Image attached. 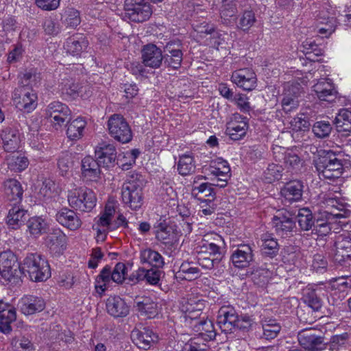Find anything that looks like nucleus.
<instances>
[{
    "label": "nucleus",
    "instance_id": "f257e3e1",
    "mask_svg": "<svg viewBox=\"0 0 351 351\" xmlns=\"http://www.w3.org/2000/svg\"><path fill=\"white\" fill-rule=\"evenodd\" d=\"M21 270L34 282H44L51 277L48 261L38 254H28L21 262Z\"/></svg>",
    "mask_w": 351,
    "mask_h": 351
},
{
    "label": "nucleus",
    "instance_id": "f03ea898",
    "mask_svg": "<svg viewBox=\"0 0 351 351\" xmlns=\"http://www.w3.org/2000/svg\"><path fill=\"white\" fill-rule=\"evenodd\" d=\"M122 199L124 203L133 210H136L143 205V184L137 174L129 176L123 184Z\"/></svg>",
    "mask_w": 351,
    "mask_h": 351
},
{
    "label": "nucleus",
    "instance_id": "7ed1b4c3",
    "mask_svg": "<svg viewBox=\"0 0 351 351\" xmlns=\"http://www.w3.org/2000/svg\"><path fill=\"white\" fill-rule=\"evenodd\" d=\"M67 200L71 207L82 212H88L95 206L97 198L88 188H73L68 191Z\"/></svg>",
    "mask_w": 351,
    "mask_h": 351
},
{
    "label": "nucleus",
    "instance_id": "20e7f679",
    "mask_svg": "<svg viewBox=\"0 0 351 351\" xmlns=\"http://www.w3.org/2000/svg\"><path fill=\"white\" fill-rule=\"evenodd\" d=\"M116 208L114 201H108L104 210L95 219L93 230L95 232L97 242H104L109 231L112 229V221L116 213Z\"/></svg>",
    "mask_w": 351,
    "mask_h": 351
},
{
    "label": "nucleus",
    "instance_id": "39448f33",
    "mask_svg": "<svg viewBox=\"0 0 351 351\" xmlns=\"http://www.w3.org/2000/svg\"><path fill=\"white\" fill-rule=\"evenodd\" d=\"M315 167L319 176L326 179L339 178L343 173L341 160L331 152L320 155L316 160Z\"/></svg>",
    "mask_w": 351,
    "mask_h": 351
},
{
    "label": "nucleus",
    "instance_id": "423d86ee",
    "mask_svg": "<svg viewBox=\"0 0 351 351\" xmlns=\"http://www.w3.org/2000/svg\"><path fill=\"white\" fill-rule=\"evenodd\" d=\"M125 16L136 23L147 21L153 13L152 7L145 0H125Z\"/></svg>",
    "mask_w": 351,
    "mask_h": 351
},
{
    "label": "nucleus",
    "instance_id": "0eeeda50",
    "mask_svg": "<svg viewBox=\"0 0 351 351\" xmlns=\"http://www.w3.org/2000/svg\"><path fill=\"white\" fill-rule=\"evenodd\" d=\"M108 129L111 136L119 142L125 143L132 140V133L130 127L120 114H115L110 117Z\"/></svg>",
    "mask_w": 351,
    "mask_h": 351
},
{
    "label": "nucleus",
    "instance_id": "6e6552de",
    "mask_svg": "<svg viewBox=\"0 0 351 351\" xmlns=\"http://www.w3.org/2000/svg\"><path fill=\"white\" fill-rule=\"evenodd\" d=\"M71 114L69 107L59 101L51 102L45 109V118L56 130L64 125Z\"/></svg>",
    "mask_w": 351,
    "mask_h": 351
},
{
    "label": "nucleus",
    "instance_id": "1a4fd4ad",
    "mask_svg": "<svg viewBox=\"0 0 351 351\" xmlns=\"http://www.w3.org/2000/svg\"><path fill=\"white\" fill-rule=\"evenodd\" d=\"M12 99L17 108L27 113L32 112L37 106L36 93L27 87L16 89Z\"/></svg>",
    "mask_w": 351,
    "mask_h": 351
},
{
    "label": "nucleus",
    "instance_id": "9d476101",
    "mask_svg": "<svg viewBox=\"0 0 351 351\" xmlns=\"http://www.w3.org/2000/svg\"><path fill=\"white\" fill-rule=\"evenodd\" d=\"M21 267L14 252L6 250L0 253V275L5 280L10 281L17 276Z\"/></svg>",
    "mask_w": 351,
    "mask_h": 351
},
{
    "label": "nucleus",
    "instance_id": "9b49d317",
    "mask_svg": "<svg viewBox=\"0 0 351 351\" xmlns=\"http://www.w3.org/2000/svg\"><path fill=\"white\" fill-rule=\"evenodd\" d=\"M204 169L208 176L217 178L219 183H216L215 185L220 187L226 186L228 180L230 178V168L226 160L218 158L211 161L209 167Z\"/></svg>",
    "mask_w": 351,
    "mask_h": 351
},
{
    "label": "nucleus",
    "instance_id": "f8f14e48",
    "mask_svg": "<svg viewBox=\"0 0 351 351\" xmlns=\"http://www.w3.org/2000/svg\"><path fill=\"white\" fill-rule=\"evenodd\" d=\"M248 128L249 124L247 119L235 113L227 122L226 132L232 140L239 141L246 135Z\"/></svg>",
    "mask_w": 351,
    "mask_h": 351
},
{
    "label": "nucleus",
    "instance_id": "ddd939ff",
    "mask_svg": "<svg viewBox=\"0 0 351 351\" xmlns=\"http://www.w3.org/2000/svg\"><path fill=\"white\" fill-rule=\"evenodd\" d=\"M298 338L300 346L309 351H321L326 348L324 338L317 335L313 329L300 332Z\"/></svg>",
    "mask_w": 351,
    "mask_h": 351
},
{
    "label": "nucleus",
    "instance_id": "4468645a",
    "mask_svg": "<svg viewBox=\"0 0 351 351\" xmlns=\"http://www.w3.org/2000/svg\"><path fill=\"white\" fill-rule=\"evenodd\" d=\"M231 81L238 87L246 91L254 90L257 84L255 73L247 68L234 71L231 75Z\"/></svg>",
    "mask_w": 351,
    "mask_h": 351
},
{
    "label": "nucleus",
    "instance_id": "2eb2a0df",
    "mask_svg": "<svg viewBox=\"0 0 351 351\" xmlns=\"http://www.w3.org/2000/svg\"><path fill=\"white\" fill-rule=\"evenodd\" d=\"M141 53L142 62L145 66L158 69L161 66L163 56L162 51L156 45L147 44L143 47Z\"/></svg>",
    "mask_w": 351,
    "mask_h": 351
},
{
    "label": "nucleus",
    "instance_id": "dca6fc26",
    "mask_svg": "<svg viewBox=\"0 0 351 351\" xmlns=\"http://www.w3.org/2000/svg\"><path fill=\"white\" fill-rule=\"evenodd\" d=\"M45 300L35 295H25L19 301V306L21 312L25 315H31L43 311L45 308Z\"/></svg>",
    "mask_w": 351,
    "mask_h": 351
},
{
    "label": "nucleus",
    "instance_id": "f3484780",
    "mask_svg": "<svg viewBox=\"0 0 351 351\" xmlns=\"http://www.w3.org/2000/svg\"><path fill=\"white\" fill-rule=\"evenodd\" d=\"M133 343L139 348L147 350L157 341V336L147 328H134L131 333Z\"/></svg>",
    "mask_w": 351,
    "mask_h": 351
},
{
    "label": "nucleus",
    "instance_id": "a211bd4d",
    "mask_svg": "<svg viewBox=\"0 0 351 351\" xmlns=\"http://www.w3.org/2000/svg\"><path fill=\"white\" fill-rule=\"evenodd\" d=\"M237 320L236 311L229 306H222L218 313L217 324L221 331L228 333L235 329Z\"/></svg>",
    "mask_w": 351,
    "mask_h": 351
},
{
    "label": "nucleus",
    "instance_id": "6ab92c4d",
    "mask_svg": "<svg viewBox=\"0 0 351 351\" xmlns=\"http://www.w3.org/2000/svg\"><path fill=\"white\" fill-rule=\"evenodd\" d=\"M273 223L276 232L282 236L291 232L295 226L291 214L286 210L276 212L273 218Z\"/></svg>",
    "mask_w": 351,
    "mask_h": 351
},
{
    "label": "nucleus",
    "instance_id": "aec40b11",
    "mask_svg": "<svg viewBox=\"0 0 351 351\" xmlns=\"http://www.w3.org/2000/svg\"><path fill=\"white\" fill-rule=\"evenodd\" d=\"M56 217L60 224L71 231L77 230L82 225V221L77 213L66 208L58 211Z\"/></svg>",
    "mask_w": 351,
    "mask_h": 351
},
{
    "label": "nucleus",
    "instance_id": "412c9836",
    "mask_svg": "<svg viewBox=\"0 0 351 351\" xmlns=\"http://www.w3.org/2000/svg\"><path fill=\"white\" fill-rule=\"evenodd\" d=\"M333 258L336 263H342L351 258V238L339 235L335 242Z\"/></svg>",
    "mask_w": 351,
    "mask_h": 351
},
{
    "label": "nucleus",
    "instance_id": "4be33fe9",
    "mask_svg": "<svg viewBox=\"0 0 351 351\" xmlns=\"http://www.w3.org/2000/svg\"><path fill=\"white\" fill-rule=\"evenodd\" d=\"M254 254L252 247L248 245H241L232 253V264L238 268H245L253 261Z\"/></svg>",
    "mask_w": 351,
    "mask_h": 351
},
{
    "label": "nucleus",
    "instance_id": "5701e85b",
    "mask_svg": "<svg viewBox=\"0 0 351 351\" xmlns=\"http://www.w3.org/2000/svg\"><path fill=\"white\" fill-rule=\"evenodd\" d=\"M303 185L298 180L287 182L280 190L281 197L285 204H291L302 198Z\"/></svg>",
    "mask_w": 351,
    "mask_h": 351
},
{
    "label": "nucleus",
    "instance_id": "b1692460",
    "mask_svg": "<svg viewBox=\"0 0 351 351\" xmlns=\"http://www.w3.org/2000/svg\"><path fill=\"white\" fill-rule=\"evenodd\" d=\"M313 90L320 101L331 103L335 101L337 97V91L328 80L319 81L313 86Z\"/></svg>",
    "mask_w": 351,
    "mask_h": 351
},
{
    "label": "nucleus",
    "instance_id": "393cba45",
    "mask_svg": "<svg viewBox=\"0 0 351 351\" xmlns=\"http://www.w3.org/2000/svg\"><path fill=\"white\" fill-rule=\"evenodd\" d=\"M205 306V300L192 297L182 304V311L184 313L186 319L193 320L200 317Z\"/></svg>",
    "mask_w": 351,
    "mask_h": 351
},
{
    "label": "nucleus",
    "instance_id": "a878e982",
    "mask_svg": "<svg viewBox=\"0 0 351 351\" xmlns=\"http://www.w3.org/2000/svg\"><path fill=\"white\" fill-rule=\"evenodd\" d=\"M107 312L114 317H123L130 312L129 306L119 296L111 295L106 300Z\"/></svg>",
    "mask_w": 351,
    "mask_h": 351
},
{
    "label": "nucleus",
    "instance_id": "bb28decb",
    "mask_svg": "<svg viewBox=\"0 0 351 351\" xmlns=\"http://www.w3.org/2000/svg\"><path fill=\"white\" fill-rule=\"evenodd\" d=\"M47 241L51 252L55 254L61 255L67 248L68 238L61 230L53 231Z\"/></svg>",
    "mask_w": 351,
    "mask_h": 351
},
{
    "label": "nucleus",
    "instance_id": "cd10ccee",
    "mask_svg": "<svg viewBox=\"0 0 351 351\" xmlns=\"http://www.w3.org/2000/svg\"><path fill=\"white\" fill-rule=\"evenodd\" d=\"M82 174L86 181L97 182L101 171L98 162L90 156H86L82 160Z\"/></svg>",
    "mask_w": 351,
    "mask_h": 351
},
{
    "label": "nucleus",
    "instance_id": "c85d7f7f",
    "mask_svg": "<svg viewBox=\"0 0 351 351\" xmlns=\"http://www.w3.org/2000/svg\"><path fill=\"white\" fill-rule=\"evenodd\" d=\"M3 191L8 201L20 202L23 197V189L21 184L16 179L10 178L3 183Z\"/></svg>",
    "mask_w": 351,
    "mask_h": 351
},
{
    "label": "nucleus",
    "instance_id": "c756f323",
    "mask_svg": "<svg viewBox=\"0 0 351 351\" xmlns=\"http://www.w3.org/2000/svg\"><path fill=\"white\" fill-rule=\"evenodd\" d=\"M87 125L85 118L77 117L67 122L66 136L71 141H77L84 136V131Z\"/></svg>",
    "mask_w": 351,
    "mask_h": 351
},
{
    "label": "nucleus",
    "instance_id": "7c9ffc66",
    "mask_svg": "<svg viewBox=\"0 0 351 351\" xmlns=\"http://www.w3.org/2000/svg\"><path fill=\"white\" fill-rule=\"evenodd\" d=\"M116 149L113 145L106 143H100L95 149V156L99 162L108 166L116 158Z\"/></svg>",
    "mask_w": 351,
    "mask_h": 351
},
{
    "label": "nucleus",
    "instance_id": "2f4dec72",
    "mask_svg": "<svg viewBox=\"0 0 351 351\" xmlns=\"http://www.w3.org/2000/svg\"><path fill=\"white\" fill-rule=\"evenodd\" d=\"M16 319V311L14 307L6 304L0 308V331L8 334L12 331L11 324Z\"/></svg>",
    "mask_w": 351,
    "mask_h": 351
},
{
    "label": "nucleus",
    "instance_id": "473e14b6",
    "mask_svg": "<svg viewBox=\"0 0 351 351\" xmlns=\"http://www.w3.org/2000/svg\"><path fill=\"white\" fill-rule=\"evenodd\" d=\"M203 241L201 252L208 253L210 255L219 254L220 245L223 243L222 237L215 233L205 235Z\"/></svg>",
    "mask_w": 351,
    "mask_h": 351
},
{
    "label": "nucleus",
    "instance_id": "72a5a7b5",
    "mask_svg": "<svg viewBox=\"0 0 351 351\" xmlns=\"http://www.w3.org/2000/svg\"><path fill=\"white\" fill-rule=\"evenodd\" d=\"M3 147L6 152H14L19 146L20 138L16 130L12 128H5L1 134Z\"/></svg>",
    "mask_w": 351,
    "mask_h": 351
},
{
    "label": "nucleus",
    "instance_id": "f704fd0d",
    "mask_svg": "<svg viewBox=\"0 0 351 351\" xmlns=\"http://www.w3.org/2000/svg\"><path fill=\"white\" fill-rule=\"evenodd\" d=\"M140 261L142 264H148L158 268L162 267L165 263L162 256L151 248H146L141 251Z\"/></svg>",
    "mask_w": 351,
    "mask_h": 351
},
{
    "label": "nucleus",
    "instance_id": "c9c22d12",
    "mask_svg": "<svg viewBox=\"0 0 351 351\" xmlns=\"http://www.w3.org/2000/svg\"><path fill=\"white\" fill-rule=\"evenodd\" d=\"M316 20L317 22L326 25V27L319 28V34L328 37L335 32L337 27L336 18L327 15L324 10H322L316 16Z\"/></svg>",
    "mask_w": 351,
    "mask_h": 351
},
{
    "label": "nucleus",
    "instance_id": "e433bc0d",
    "mask_svg": "<svg viewBox=\"0 0 351 351\" xmlns=\"http://www.w3.org/2000/svg\"><path fill=\"white\" fill-rule=\"evenodd\" d=\"M156 239L167 245H173L178 240V233L171 226L160 224L156 232Z\"/></svg>",
    "mask_w": 351,
    "mask_h": 351
},
{
    "label": "nucleus",
    "instance_id": "4c0bfd02",
    "mask_svg": "<svg viewBox=\"0 0 351 351\" xmlns=\"http://www.w3.org/2000/svg\"><path fill=\"white\" fill-rule=\"evenodd\" d=\"M165 51L169 53V64L173 69H178L182 62V52L180 42L169 43L165 47Z\"/></svg>",
    "mask_w": 351,
    "mask_h": 351
},
{
    "label": "nucleus",
    "instance_id": "58836bf2",
    "mask_svg": "<svg viewBox=\"0 0 351 351\" xmlns=\"http://www.w3.org/2000/svg\"><path fill=\"white\" fill-rule=\"evenodd\" d=\"M193 330L206 341L214 339L216 335L213 322L205 317L193 326Z\"/></svg>",
    "mask_w": 351,
    "mask_h": 351
},
{
    "label": "nucleus",
    "instance_id": "ea45409f",
    "mask_svg": "<svg viewBox=\"0 0 351 351\" xmlns=\"http://www.w3.org/2000/svg\"><path fill=\"white\" fill-rule=\"evenodd\" d=\"M287 95L282 100V109L285 112H289L298 106L296 98L300 95V88L298 85H291L287 90Z\"/></svg>",
    "mask_w": 351,
    "mask_h": 351
},
{
    "label": "nucleus",
    "instance_id": "a19ab883",
    "mask_svg": "<svg viewBox=\"0 0 351 351\" xmlns=\"http://www.w3.org/2000/svg\"><path fill=\"white\" fill-rule=\"evenodd\" d=\"M8 167L14 172H21L25 170L29 165L27 158L19 152H14L5 158Z\"/></svg>",
    "mask_w": 351,
    "mask_h": 351
},
{
    "label": "nucleus",
    "instance_id": "79ce46f5",
    "mask_svg": "<svg viewBox=\"0 0 351 351\" xmlns=\"http://www.w3.org/2000/svg\"><path fill=\"white\" fill-rule=\"evenodd\" d=\"M136 308L141 315L149 319L155 317L158 313L157 304L149 298L136 302Z\"/></svg>",
    "mask_w": 351,
    "mask_h": 351
},
{
    "label": "nucleus",
    "instance_id": "37998d69",
    "mask_svg": "<svg viewBox=\"0 0 351 351\" xmlns=\"http://www.w3.org/2000/svg\"><path fill=\"white\" fill-rule=\"evenodd\" d=\"M26 219V211L19 206H14L9 210L7 223L12 229H18L23 226Z\"/></svg>",
    "mask_w": 351,
    "mask_h": 351
},
{
    "label": "nucleus",
    "instance_id": "c03bdc74",
    "mask_svg": "<svg viewBox=\"0 0 351 351\" xmlns=\"http://www.w3.org/2000/svg\"><path fill=\"white\" fill-rule=\"evenodd\" d=\"M322 291L321 288L313 289L311 287L307 288L304 292V301L314 311H319L322 306V300L319 298V294Z\"/></svg>",
    "mask_w": 351,
    "mask_h": 351
},
{
    "label": "nucleus",
    "instance_id": "a18cd8bd",
    "mask_svg": "<svg viewBox=\"0 0 351 351\" xmlns=\"http://www.w3.org/2000/svg\"><path fill=\"white\" fill-rule=\"evenodd\" d=\"M283 160L284 167L289 171L298 173L304 165V160L292 152L285 153Z\"/></svg>",
    "mask_w": 351,
    "mask_h": 351
},
{
    "label": "nucleus",
    "instance_id": "49530a36",
    "mask_svg": "<svg viewBox=\"0 0 351 351\" xmlns=\"http://www.w3.org/2000/svg\"><path fill=\"white\" fill-rule=\"evenodd\" d=\"M178 277L186 280L197 279L200 276V270L192 262H184L177 273Z\"/></svg>",
    "mask_w": 351,
    "mask_h": 351
},
{
    "label": "nucleus",
    "instance_id": "de8ad7c7",
    "mask_svg": "<svg viewBox=\"0 0 351 351\" xmlns=\"http://www.w3.org/2000/svg\"><path fill=\"white\" fill-rule=\"evenodd\" d=\"M335 124L339 132H350L351 131V111L342 109L337 115Z\"/></svg>",
    "mask_w": 351,
    "mask_h": 351
},
{
    "label": "nucleus",
    "instance_id": "09e8293b",
    "mask_svg": "<svg viewBox=\"0 0 351 351\" xmlns=\"http://www.w3.org/2000/svg\"><path fill=\"white\" fill-rule=\"evenodd\" d=\"M27 228L30 234L34 237H38L46 232L47 224L43 219L34 217L28 220Z\"/></svg>",
    "mask_w": 351,
    "mask_h": 351
},
{
    "label": "nucleus",
    "instance_id": "8fccbe9b",
    "mask_svg": "<svg viewBox=\"0 0 351 351\" xmlns=\"http://www.w3.org/2000/svg\"><path fill=\"white\" fill-rule=\"evenodd\" d=\"M195 165L193 157L190 155H182L178 162V171L182 176H187L195 171Z\"/></svg>",
    "mask_w": 351,
    "mask_h": 351
},
{
    "label": "nucleus",
    "instance_id": "3c124183",
    "mask_svg": "<svg viewBox=\"0 0 351 351\" xmlns=\"http://www.w3.org/2000/svg\"><path fill=\"white\" fill-rule=\"evenodd\" d=\"M86 47L87 41L84 38L80 40L70 38L66 44L67 53L75 57L80 56Z\"/></svg>",
    "mask_w": 351,
    "mask_h": 351
},
{
    "label": "nucleus",
    "instance_id": "603ef678",
    "mask_svg": "<svg viewBox=\"0 0 351 351\" xmlns=\"http://www.w3.org/2000/svg\"><path fill=\"white\" fill-rule=\"evenodd\" d=\"M138 155L139 151L138 149L123 152L119 156L118 164L123 170H128L135 163Z\"/></svg>",
    "mask_w": 351,
    "mask_h": 351
},
{
    "label": "nucleus",
    "instance_id": "864d4df0",
    "mask_svg": "<svg viewBox=\"0 0 351 351\" xmlns=\"http://www.w3.org/2000/svg\"><path fill=\"white\" fill-rule=\"evenodd\" d=\"M298 222L301 229L303 230H308L314 224L313 215L311 211L306 208L299 210L297 215Z\"/></svg>",
    "mask_w": 351,
    "mask_h": 351
},
{
    "label": "nucleus",
    "instance_id": "5fc2aeb1",
    "mask_svg": "<svg viewBox=\"0 0 351 351\" xmlns=\"http://www.w3.org/2000/svg\"><path fill=\"white\" fill-rule=\"evenodd\" d=\"M263 337L266 339H273L279 334L281 326L275 320H265L263 324Z\"/></svg>",
    "mask_w": 351,
    "mask_h": 351
},
{
    "label": "nucleus",
    "instance_id": "6e6d98bb",
    "mask_svg": "<svg viewBox=\"0 0 351 351\" xmlns=\"http://www.w3.org/2000/svg\"><path fill=\"white\" fill-rule=\"evenodd\" d=\"M214 3L219 7L222 17L232 16L237 12L234 0H214Z\"/></svg>",
    "mask_w": 351,
    "mask_h": 351
},
{
    "label": "nucleus",
    "instance_id": "4d7b16f0",
    "mask_svg": "<svg viewBox=\"0 0 351 351\" xmlns=\"http://www.w3.org/2000/svg\"><path fill=\"white\" fill-rule=\"evenodd\" d=\"M322 217L327 220V221L330 223H340L341 219H344L348 217L349 215V212L346 210H343V211H339L335 208H330L326 210H324L322 213Z\"/></svg>",
    "mask_w": 351,
    "mask_h": 351
},
{
    "label": "nucleus",
    "instance_id": "13d9d810",
    "mask_svg": "<svg viewBox=\"0 0 351 351\" xmlns=\"http://www.w3.org/2000/svg\"><path fill=\"white\" fill-rule=\"evenodd\" d=\"M290 128L293 131H306L310 128V123L304 114H299L289 122Z\"/></svg>",
    "mask_w": 351,
    "mask_h": 351
},
{
    "label": "nucleus",
    "instance_id": "bf43d9fd",
    "mask_svg": "<svg viewBox=\"0 0 351 351\" xmlns=\"http://www.w3.org/2000/svg\"><path fill=\"white\" fill-rule=\"evenodd\" d=\"M11 344L16 351H35L31 341L23 336L15 337L12 339Z\"/></svg>",
    "mask_w": 351,
    "mask_h": 351
},
{
    "label": "nucleus",
    "instance_id": "052dcab7",
    "mask_svg": "<svg viewBox=\"0 0 351 351\" xmlns=\"http://www.w3.org/2000/svg\"><path fill=\"white\" fill-rule=\"evenodd\" d=\"M53 188L54 183L53 181L45 179L37 182L36 191L40 197H50L52 195Z\"/></svg>",
    "mask_w": 351,
    "mask_h": 351
},
{
    "label": "nucleus",
    "instance_id": "680f3d73",
    "mask_svg": "<svg viewBox=\"0 0 351 351\" xmlns=\"http://www.w3.org/2000/svg\"><path fill=\"white\" fill-rule=\"evenodd\" d=\"M282 167L276 164H271L264 172V180L269 183L278 180L282 177Z\"/></svg>",
    "mask_w": 351,
    "mask_h": 351
},
{
    "label": "nucleus",
    "instance_id": "e2e57ef3",
    "mask_svg": "<svg viewBox=\"0 0 351 351\" xmlns=\"http://www.w3.org/2000/svg\"><path fill=\"white\" fill-rule=\"evenodd\" d=\"M195 30L197 34V38L200 40H202L204 43H206L208 39H209L214 33L217 32L213 25L205 23L197 25Z\"/></svg>",
    "mask_w": 351,
    "mask_h": 351
},
{
    "label": "nucleus",
    "instance_id": "0e129e2a",
    "mask_svg": "<svg viewBox=\"0 0 351 351\" xmlns=\"http://www.w3.org/2000/svg\"><path fill=\"white\" fill-rule=\"evenodd\" d=\"M256 17L252 11H245L241 16L239 25V28L243 31H248L255 23Z\"/></svg>",
    "mask_w": 351,
    "mask_h": 351
},
{
    "label": "nucleus",
    "instance_id": "69168bd1",
    "mask_svg": "<svg viewBox=\"0 0 351 351\" xmlns=\"http://www.w3.org/2000/svg\"><path fill=\"white\" fill-rule=\"evenodd\" d=\"M127 267L123 263H118L112 271H111V279L113 282L121 284L122 283L127 274Z\"/></svg>",
    "mask_w": 351,
    "mask_h": 351
},
{
    "label": "nucleus",
    "instance_id": "338daca9",
    "mask_svg": "<svg viewBox=\"0 0 351 351\" xmlns=\"http://www.w3.org/2000/svg\"><path fill=\"white\" fill-rule=\"evenodd\" d=\"M204 44L218 51L226 48L224 38L222 36V34L218 32L214 33Z\"/></svg>",
    "mask_w": 351,
    "mask_h": 351
},
{
    "label": "nucleus",
    "instance_id": "774afa93",
    "mask_svg": "<svg viewBox=\"0 0 351 351\" xmlns=\"http://www.w3.org/2000/svg\"><path fill=\"white\" fill-rule=\"evenodd\" d=\"M331 129V125L328 121H317L313 127L314 134L319 138L327 136L330 133Z\"/></svg>",
    "mask_w": 351,
    "mask_h": 351
}]
</instances>
